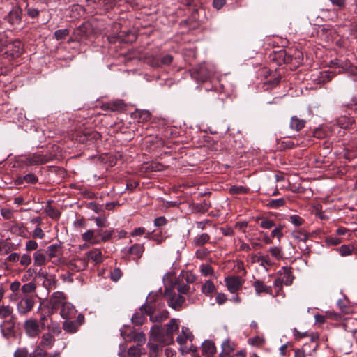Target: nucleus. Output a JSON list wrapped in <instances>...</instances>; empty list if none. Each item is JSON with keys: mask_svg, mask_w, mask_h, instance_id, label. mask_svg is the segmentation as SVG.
<instances>
[{"mask_svg": "<svg viewBox=\"0 0 357 357\" xmlns=\"http://www.w3.org/2000/svg\"><path fill=\"white\" fill-rule=\"evenodd\" d=\"M140 310L149 316L152 322L161 323L169 317V312L166 310H158L151 304H144L141 306Z\"/></svg>", "mask_w": 357, "mask_h": 357, "instance_id": "obj_1", "label": "nucleus"}, {"mask_svg": "<svg viewBox=\"0 0 357 357\" xmlns=\"http://www.w3.org/2000/svg\"><path fill=\"white\" fill-rule=\"evenodd\" d=\"M23 48V44L20 40H11L8 38L7 45L5 46L3 55L10 59L18 58L22 54Z\"/></svg>", "mask_w": 357, "mask_h": 357, "instance_id": "obj_2", "label": "nucleus"}, {"mask_svg": "<svg viewBox=\"0 0 357 357\" xmlns=\"http://www.w3.org/2000/svg\"><path fill=\"white\" fill-rule=\"evenodd\" d=\"M150 340L162 345H169L173 342V337L167 335L165 330L159 325H154L151 327Z\"/></svg>", "mask_w": 357, "mask_h": 357, "instance_id": "obj_3", "label": "nucleus"}, {"mask_svg": "<svg viewBox=\"0 0 357 357\" xmlns=\"http://www.w3.org/2000/svg\"><path fill=\"white\" fill-rule=\"evenodd\" d=\"M167 298L168 305L174 310L178 311L185 303V298L181 295H177L172 289L166 288L164 292Z\"/></svg>", "mask_w": 357, "mask_h": 357, "instance_id": "obj_4", "label": "nucleus"}, {"mask_svg": "<svg viewBox=\"0 0 357 357\" xmlns=\"http://www.w3.org/2000/svg\"><path fill=\"white\" fill-rule=\"evenodd\" d=\"M213 74L214 71L211 66L206 63H202L194 69L192 76L200 82H206L210 79Z\"/></svg>", "mask_w": 357, "mask_h": 357, "instance_id": "obj_5", "label": "nucleus"}, {"mask_svg": "<svg viewBox=\"0 0 357 357\" xmlns=\"http://www.w3.org/2000/svg\"><path fill=\"white\" fill-rule=\"evenodd\" d=\"M51 160L50 156L40 153H34L24 156L22 162L26 165H39L45 164Z\"/></svg>", "mask_w": 357, "mask_h": 357, "instance_id": "obj_6", "label": "nucleus"}, {"mask_svg": "<svg viewBox=\"0 0 357 357\" xmlns=\"http://www.w3.org/2000/svg\"><path fill=\"white\" fill-rule=\"evenodd\" d=\"M17 300H20L17 305L18 312L21 314H25L30 312L35 304L33 296H19Z\"/></svg>", "mask_w": 357, "mask_h": 357, "instance_id": "obj_7", "label": "nucleus"}, {"mask_svg": "<svg viewBox=\"0 0 357 357\" xmlns=\"http://www.w3.org/2000/svg\"><path fill=\"white\" fill-rule=\"evenodd\" d=\"M84 322V316L82 314H79L75 321L71 319H66L63 323V329L65 332L68 333H75L78 331L81 325Z\"/></svg>", "mask_w": 357, "mask_h": 357, "instance_id": "obj_8", "label": "nucleus"}, {"mask_svg": "<svg viewBox=\"0 0 357 357\" xmlns=\"http://www.w3.org/2000/svg\"><path fill=\"white\" fill-rule=\"evenodd\" d=\"M22 9L17 6H14L12 10L4 17V20L6 21L10 26H17L22 22Z\"/></svg>", "mask_w": 357, "mask_h": 357, "instance_id": "obj_9", "label": "nucleus"}, {"mask_svg": "<svg viewBox=\"0 0 357 357\" xmlns=\"http://www.w3.org/2000/svg\"><path fill=\"white\" fill-rule=\"evenodd\" d=\"M24 328L28 337H36L41 331L38 320L29 319L25 321Z\"/></svg>", "mask_w": 357, "mask_h": 357, "instance_id": "obj_10", "label": "nucleus"}, {"mask_svg": "<svg viewBox=\"0 0 357 357\" xmlns=\"http://www.w3.org/2000/svg\"><path fill=\"white\" fill-rule=\"evenodd\" d=\"M225 282L228 291L234 294L241 289L243 280L238 276L227 277Z\"/></svg>", "mask_w": 357, "mask_h": 357, "instance_id": "obj_11", "label": "nucleus"}, {"mask_svg": "<svg viewBox=\"0 0 357 357\" xmlns=\"http://www.w3.org/2000/svg\"><path fill=\"white\" fill-rule=\"evenodd\" d=\"M87 259L84 257H77L70 260L67 266L69 271L72 272H79L87 268Z\"/></svg>", "mask_w": 357, "mask_h": 357, "instance_id": "obj_12", "label": "nucleus"}, {"mask_svg": "<svg viewBox=\"0 0 357 357\" xmlns=\"http://www.w3.org/2000/svg\"><path fill=\"white\" fill-rule=\"evenodd\" d=\"M50 305L52 307V310H56L61 307L64 303H66V296L64 293L61 291H56L53 293L50 298Z\"/></svg>", "mask_w": 357, "mask_h": 357, "instance_id": "obj_13", "label": "nucleus"}, {"mask_svg": "<svg viewBox=\"0 0 357 357\" xmlns=\"http://www.w3.org/2000/svg\"><path fill=\"white\" fill-rule=\"evenodd\" d=\"M77 310L73 304L67 302L61 307L60 314L63 319H72L76 317Z\"/></svg>", "mask_w": 357, "mask_h": 357, "instance_id": "obj_14", "label": "nucleus"}, {"mask_svg": "<svg viewBox=\"0 0 357 357\" xmlns=\"http://www.w3.org/2000/svg\"><path fill=\"white\" fill-rule=\"evenodd\" d=\"M252 285L257 296L261 295L262 293L272 295V287L266 285L264 282L261 280H255L252 282Z\"/></svg>", "mask_w": 357, "mask_h": 357, "instance_id": "obj_15", "label": "nucleus"}, {"mask_svg": "<svg viewBox=\"0 0 357 357\" xmlns=\"http://www.w3.org/2000/svg\"><path fill=\"white\" fill-rule=\"evenodd\" d=\"M144 250L143 244L135 243L128 249L127 252L132 256L133 260L138 261L142 257Z\"/></svg>", "mask_w": 357, "mask_h": 357, "instance_id": "obj_16", "label": "nucleus"}, {"mask_svg": "<svg viewBox=\"0 0 357 357\" xmlns=\"http://www.w3.org/2000/svg\"><path fill=\"white\" fill-rule=\"evenodd\" d=\"M135 333V330L130 326H123L120 330L121 336L127 342H132Z\"/></svg>", "mask_w": 357, "mask_h": 357, "instance_id": "obj_17", "label": "nucleus"}, {"mask_svg": "<svg viewBox=\"0 0 357 357\" xmlns=\"http://www.w3.org/2000/svg\"><path fill=\"white\" fill-rule=\"evenodd\" d=\"M87 259V262L91 260L95 264H100L102 261V253L99 249H93L86 253V256L84 257Z\"/></svg>", "mask_w": 357, "mask_h": 357, "instance_id": "obj_18", "label": "nucleus"}, {"mask_svg": "<svg viewBox=\"0 0 357 357\" xmlns=\"http://www.w3.org/2000/svg\"><path fill=\"white\" fill-rule=\"evenodd\" d=\"M193 340V335L190 329L187 327H182L181 333L179 334L176 338L177 342L180 345L184 344L187 340L192 342Z\"/></svg>", "mask_w": 357, "mask_h": 357, "instance_id": "obj_19", "label": "nucleus"}, {"mask_svg": "<svg viewBox=\"0 0 357 357\" xmlns=\"http://www.w3.org/2000/svg\"><path fill=\"white\" fill-rule=\"evenodd\" d=\"M306 121L303 119L298 118L297 116L291 117L289 122V127L291 130L295 131H300L305 126Z\"/></svg>", "mask_w": 357, "mask_h": 357, "instance_id": "obj_20", "label": "nucleus"}, {"mask_svg": "<svg viewBox=\"0 0 357 357\" xmlns=\"http://www.w3.org/2000/svg\"><path fill=\"white\" fill-rule=\"evenodd\" d=\"M55 342L54 336L50 333H44L41 337V340L38 346L40 347L51 348Z\"/></svg>", "mask_w": 357, "mask_h": 357, "instance_id": "obj_21", "label": "nucleus"}, {"mask_svg": "<svg viewBox=\"0 0 357 357\" xmlns=\"http://www.w3.org/2000/svg\"><path fill=\"white\" fill-rule=\"evenodd\" d=\"M211 236L207 233L197 234L192 241V244L195 247H201L210 241Z\"/></svg>", "mask_w": 357, "mask_h": 357, "instance_id": "obj_22", "label": "nucleus"}, {"mask_svg": "<svg viewBox=\"0 0 357 357\" xmlns=\"http://www.w3.org/2000/svg\"><path fill=\"white\" fill-rule=\"evenodd\" d=\"M278 274L283 280L285 285H291L292 284L294 278L287 267H282V271H279Z\"/></svg>", "mask_w": 357, "mask_h": 357, "instance_id": "obj_23", "label": "nucleus"}, {"mask_svg": "<svg viewBox=\"0 0 357 357\" xmlns=\"http://www.w3.org/2000/svg\"><path fill=\"white\" fill-rule=\"evenodd\" d=\"M202 351L204 354L211 357L210 356L213 355L216 351L215 344L210 340L204 341L202 345Z\"/></svg>", "mask_w": 357, "mask_h": 357, "instance_id": "obj_24", "label": "nucleus"}, {"mask_svg": "<svg viewBox=\"0 0 357 357\" xmlns=\"http://www.w3.org/2000/svg\"><path fill=\"white\" fill-rule=\"evenodd\" d=\"M36 289V284L33 282L24 284L21 287V294L20 296H32Z\"/></svg>", "mask_w": 357, "mask_h": 357, "instance_id": "obj_25", "label": "nucleus"}, {"mask_svg": "<svg viewBox=\"0 0 357 357\" xmlns=\"http://www.w3.org/2000/svg\"><path fill=\"white\" fill-rule=\"evenodd\" d=\"M179 328V324L176 319H172L166 326L165 333L171 337L174 338V333L177 332Z\"/></svg>", "mask_w": 357, "mask_h": 357, "instance_id": "obj_26", "label": "nucleus"}, {"mask_svg": "<svg viewBox=\"0 0 357 357\" xmlns=\"http://www.w3.org/2000/svg\"><path fill=\"white\" fill-rule=\"evenodd\" d=\"M21 284L19 281H14L10 285V289L13 294L10 296L11 301H17V297L20 296L21 291Z\"/></svg>", "mask_w": 357, "mask_h": 357, "instance_id": "obj_27", "label": "nucleus"}, {"mask_svg": "<svg viewBox=\"0 0 357 357\" xmlns=\"http://www.w3.org/2000/svg\"><path fill=\"white\" fill-rule=\"evenodd\" d=\"M33 261H34V265L36 266H43L46 262V257L44 253V251L42 250H37L33 254Z\"/></svg>", "mask_w": 357, "mask_h": 357, "instance_id": "obj_28", "label": "nucleus"}, {"mask_svg": "<svg viewBox=\"0 0 357 357\" xmlns=\"http://www.w3.org/2000/svg\"><path fill=\"white\" fill-rule=\"evenodd\" d=\"M44 278L45 280L43 284L47 289H51L56 287L57 281L54 275H47L46 273L45 274Z\"/></svg>", "mask_w": 357, "mask_h": 357, "instance_id": "obj_29", "label": "nucleus"}, {"mask_svg": "<svg viewBox=\"0 0 357 357\" xmlns=\"http://www.w3.org/2000/svg\"><path fill=\"white\" fill-rule=\"evenodd\" d=\"M215 290L214 283L211 280H207L202 287V291L206 295L209 296Z\"/></svg>", "mask_w": 357, "mask_h": 357, "instance_id": "obj_30", "label": "nucleus"}, {"mask_svg": "<svg viewBox=\"0 0 357 357\" xmlns=\"http://www.w3.org/2000/svg\"><path fill=\"white\" fill-rule=\"evenodd\" d=\"M61 246L57 244L50 245L47 246L46 253L50 258L56 257L59 255Z\"/></svg>", "mask_w": 357, "mask_h": 357, "instance_id": "obj_31", "label": "nucleus"}, {"mask_svg": "<svg viewBox=\"0 0 357 357\" xmlns=\"http://www.w3.org/2000/svg\"><path fill=\"white\" fill-rule=\"evenodd\" d=\"M146 238H151L158 244H160L165 241L166 237L163 235L162 231H159L158 232H156L154 234H152V233L151 232L146 233Z\"/></svg>", "mask_w": 357, "mask_h": 357, "instance_id": "obj_32", "label": "nucleus"}, {"mask_svg": "<svg viewBox=\"0 0 357 357\" xmlns=\"http://www.w3.org/2000/svg\"><path fill=\"white\" fill-rule=\"evenodd\" d=\"M173 60V56L170 54L163 56L160 61L156 60L153 61L152 66H160L161 65H169Z\"/></svg>", "mask_w": 357, "mask_h": 357, "instance_id": "obj_33", "label": "nucleus"}, {"mask_svg": "<svg viewBox=\"0 0 357 357\" xmlns=\"http://www.w3.org/2000/svg\"><path fill=\"white\" fill-rule=\"evenodd\" d=\"M268 252L273 257L277 260L282 259L283 258V252L280 247L273 246L268 249Z\"/></svg>", "mask_w": 357, "mask_h": 357, "instance_id": "obj_34", "label": "nucleus"}, {"mask_svg": "<svg viewBox=\"0 0 357 357\" xmlns=\"http://www.w3.org/2000/svg\"><path fill=\"white\" fill-rule=\"evenodd\" d=\"M286 204V201L283 198H280L278 199H271L267 203V206L270 208H278L284 206Z\"/></svg>", "mask_w": 357, "mask_h": 357, "instance_id": "obj_35", "label": "nucleus"}, {"mask_svg": "<svg viewBox=\"0 0 357 357\" xmlns=\"http://www.w3.org/2000/svg\"><path fill=\"white\" fill-rule=\"evenodd\" d=\"M337 122L341 128H347L354 122V121L347 116H342L337 119Z\"/></svg>", "mask_w": 357, "mask_h": 357, "instance_id": "obj_36", "label": "nucleus"}, {"mask_svg": "<svg viewBox=\"0 0 357 357\" xmlns=\"http://www.w3.org/2000/svg\"><path fill=\"white\" fill-rule=\"evenodd\" d=\"M45 211L47 215L52 219H59L61 213L55 208L52 207L50 204L47 206Z\"/></svg>", "mask_w": 357, "mask_h": 357, "instance_id": "obj_37", "label": "nucleus"}, {"mask_svg": "<svg viewBox=\"0 0 357 357\" xmlns=\"http://www.w3.org/2000/svg\"><path fill=\"white\" fill-rule=\"evenodd\" d=\"M145 320L146 317L141 312H135L131 318L132 324L137 326L142 325Z\"/></svg>", "mask_w": 357, "mask_h": 357, "instance_id": "obj_38", "label": "nucleus"}, {"mask_svg": "<svg viewBox=\"0 0 357 357\" xmlns=\"http://www.w3.org/2000/svg\"><path fill=\"white\" fill-rule=\"evenodd\" d=\"M148 345L149 347L150 355L154 357L159 356L160 351H161L162 347L163 346L160 344H158L151 343H149Z\"/></svg>", "mask_w": 357, "mask_h": 357, "instance_id": "obj_39", "label": "nucleus"}, {"mask_svg": "<svg viewBox=\"0 0 357 357\" xmlns=\"http://www.w3.org/2000/svg\"><path fill=\"white\" fill-rule=\"evenodd\" d=\"M235 343L229 339L225 340L222 344V350L225 351L226 352L232 353L235 350Z\"/></svg>", "mask_w": 357, "mask_h": 357, "instance_id": "obj_40", "label": "nucleus"}, {"mask_svg": "<svg viewBox=\"0 0 357 357\" xmlns=\"http://www.w3.org/2000/svg\"><path fill=\"white\" fill-rule=\"evenodd\" d=\"M335 75V73L333 71L331 70H324L320 72V75L319 77V80H321L322 82H328L331 80V79Z\"/></svg>", "mask_w": 357, "mask_h": 357, "instance_id": "obj_41", "label": "nucleus"}, {"mask_svg": "<svg viewBox=\"0 0 357 357\" xmlns=\"http://www.w3.org/2000/svg\"><path fill=\"white\" fill-rule=\"evenodd\" d=\"M292 236L294 238L297 239L299 243H305L308 239L307 234L303 231H294L292 233Z\"/></svg>", "mask_w": 357, "mask_h": 357, "instance_id": "obj_42", "label": "nucleus"}, {"mask_svg": "<svg viewBox=\"0 0 357 357\" xmlns=\"http://www.w3.org/2000/svg\"><path fill=\"white\" fill-rule=\"evenodd\" d=\"M229 191L231 195H243L247 193L248 189L241 185H232Z\"/></svg>", "mask_w": 357, "mask_h": 357, "instance_id": "obj_43", "label": "nucleus"}, {"mask_svg": "<svg viewBox=\"0 0 357 357\" xmlns=\"http://www.w3.org/2000/svg\"><path fill=\"white\" fill-rule=\"evenodd\" d=\"M13 313V308L8 305L0 307V318L4 319L10 317Z\"/></svg>", "mask_w": 357, "mask_h": 357, "instance_id": "obj_44", "label": "nucleus"}, {"mask_svg": "<svg viewBox=\"0 0 357 357\" xmlns=\"http://www.w3.org/2000/svg\"><path fill=\"white\" fill-rule=\"evenodd\" d=\"M142 354L141 349L139 346L130 347L127 352V356L128 357H140Z\"/></svg>", "mask_w": 357, "mask_h": 357, "instance_id": "obj_45", "label": "nucleus"}, {"mask_svg": "<svg viewBox=\"0 0 357 357\" xmlns=\"http://www.w3.org/2000/svg\"><path fill=\"white\" fill-rule=\"evenodd\" d=\"M261 227L269 229L275 226V222L272 220H270L267 218H261V222L259 223Z\"/></svg>", "mask_w": 357, "mask_h": 357, "instance_id": "obj_46", "label": "nucleus"}, {"mask_svg": "<svg viewBox=\"0 0 357 357\" xmlns=\"http://www.w3.org/2000/svg\"><path fill=\"white\" fill-rule=\"evenodd\" d=\"M69 30L68 29H58L54 33V36L56 40H60L64 39L68 35H69Z\"/></svg>", "mask_w": 357, "mask_h": 357, "instance_id": "obj_47", "label": "nucleus"}, {"mask_svg": "<svg viewBox=\"0 0 357 357\" xmlns=\"http://www.w3.org/2000/svg\"><path fill=\"white\" fill-rule=\"evenodd\" d=\"M283 226L279 225L274 228V229L271 231V236L272 238H277L279 241H280L282 237L283 236L282 233Z\"/></svg>", "mask_w": 357, "mask_h": 357, "instance_id": "obj_48", "label": "nucleus"}, {"mask_svg": "<svg viewBox=\"0 0 357 357\" xmlns=\"http://www.w3.org/2000/svg\"><path fill=\"white\" fill-rule=\"evenodd\" d=\"M29 353L26 347H18L13 354V357H29Z\"/></svg>", "mask_w": 357, "mask_h": 357, "instance_id": "obj_49", "label": "nucleus"}, {"mask_svg": "<svg viewBox=\"0 0 357 357\" xmlns=\"http://www.w3.org/2000/svg\"><path fill=\"white\" fill-rule=\"evenodd\" d=\"M45 350L40 346H36L33 352L29 353V357H45Z\"/></svg>", "mask_w": 357, "mask_h": 357, "instance_id": "obj_50", "label": "nucleus"}, {"mask_svg": "<svg viewBox=\"0 0 357 357\" xmlns=\"http://www.w3.org/2000/svg\"><path fill=\"white\" fill-rule=\"evenodd\" d=\"M338 250L342 256H348L351 255L353 247L349 245H342L339 248Z\"/></svg>", "mask_w": 357, "mask_h": 357, "instance_id": "obj_51", "label": "nucleus"}, {"mask_svg": "<svg viewBox=\"0 0 357 357\" xmlns=\"http://www.w3.org/2000/svg\"><path fill=\"white\" fill-rule=\"evenodd\" d=\"M200 271L204 276L213 275L214 274V271L209 264H202L200 266Z\"/></svg>", "mask_w": 357, "mask_h": 357, "instance_id": "obj_52", "label": "nucleus"}, {"mask_svg": "<svg viewBox=\"0 0 357 357\" xmlns=\"http://www.w3.org/2000/svg\"><path fill=\"white\" fill-rule=\"evenodd\" d=\"M50 317V314H43V313L41 314V315L40 317V319L38 321L40 327L41 328L42 330L45 329L49 326L48 318Z\"/></svg>", "mask_w": 357, "mask_h": 357, "instance_id": "obj_53", "label": "nucleus"}, {"mask_svg": "<svg viewBox=\"0 0 357 357\" xmlns=\"http://www.w3.org/2000/svg\"><path fill=\"white\" fill-rule=\"evenodd\" d=\"M248 342L252 346L260 347L265 343V340L261 337L255 336L252 338H250Z\"/></svg>", "mask_w": 357, "mask_h": 357, "instance_id": "obj_54", "label": "nucleus"}, {"mask_svg": "<svg viewBox=\"0 0 357 357\" xmlns=\"http://www.w3.org/2000/svg\"><path fill=\"white\" fill-rule=\"evenodd\" d=\"M288 220L297 227L302 225L304 222V220L296 215H290L288 218Z\"/></svg>", "mask_w": 357, "mask_h": 357, "instance_id": "obj_55", "label": "nucleus"}, {"mask_svg": "<svg viewBox=\"0 0 357 357\" xmlns=\"http://www.w3.org/2000/svg\"><path fill=\"white\" fill-rule=\"evenodd\" d=\"M280 82V77L275 75L273 79H270L265 84L267 85L266 89L276 86Z\"/></svg>", "mask_w": 357, "mask_h": 357, "instance_id": "obj_56", "label": "nucleus"}, {"mask_svg": "<svg viewBox=\"0 0 357 357\" xmlns=\"http://www.w3.org/2000/svg\"><path fill=\"white\" fill-rule=\"evenodd\" d=\"M146 341L145 335L143 333H136L132 342H137L138 346L144 344Z\"/></svg>", "mask_w": 357, "mask_h": 357, "instance_id": "obj_57", "label": "nucleus"}, {"mask_svg": "<svg viewBox=\"0 0 357 357\" xmlns=\"http://www.w3.org/2000/svg\"><path fill=\"white\" fill-rule=\"evenodd\" d=\"M102 109L104 111H116L118 109V104L116 102H109L103 104L101 107Z\"/></svg>", "mask_w": 357, "mask_h": 357, "instance_id": "obj_58", "label": "nucleus"}, {"mask_svg": "<svg viewBox=\"0 0 357 357\" xmlns=\"http://www.w3.org/2000/svg\"><path fill=\"white\" fill-rule=\"evenodd\" d=\"M36 271L35 268H29L26 271V273L24 275H22V280L23 282H25V281H27L29 280L31 278H32L34 274H36Z\"/></svg>", "mask_w": 357, "mask_h": 357, "instance_id": "obj_59", "label": "nucleus"}, {"mask_svg": "<svg viewBox=\"0 0 357 357\" xmlns=\"http://www.w3.org/2000/svg\"><path fill=\"white\" fill-rule=\"evenodd\" d=\"M341 243V238L335 236H328L326 238V243L328 245H335Z\"/></svg>", "mask_w": 357, "mask_h": 357, "instance_id": "obj_60", "label": "nucleus"}, {"mask_svg": "<svg viewBox=\"0 0 357 357\" xmlns=\"http://www.w3.org/2000/svg\"><path fill=\"white\" fill-rule=\"evenodd\" d=\"M257 261L260 263L261 266H271L272 264V262L271 261V259L268 255L258 257Z\"/></svg>", "mask_w": 357, "mask_h": 357, "instance_id": "obj_61", "label": "nucleus"}, {"mask_svg": "<svg viewBox=\"0 0 357 357\" xmlns=\"http://www.w3.org/2000/svg\"><path fill=\"white\" fill-rule=\"evenodd\" d=\"M26 10L28 16L32 19L36 18L39 15L40 11L36 8L27 6Z\"/></svg>", "mask_w": 357, "mask_h": 357, "instance_id": "obj_62", "label": "nucleus"}, {"mask_svg": "<svg viewBox=\"0 0 357 357\" xmlns=\"http://www.w3.org/2000/svg\"><path fill=\"white\" fill-rule=\"evenodd\" d=\"M121 275H122V273H121V271L120 270V268H116L111 272L110 277L113 281L117 282L120 279Z\"/></svg>", "mask_w": 357, "mask_h": 357, "instance_id": "obj_63", "label": "nucleus"}, {"mask_svg": "<svg viewBox=\"0 0 357 357\" xmlns=\"http://www.w3.org/2000/svg\"><path fill=\"white\" fill-rule=\"evenodd\" d=\"M139 119L141 121H148L151 118V113L147 110H143L138 112Z\"/></svg>", "mask_w": 357, "mask_h": 357, "instance_id": "obj_64", "label": "nucleus"}]
</instances>
